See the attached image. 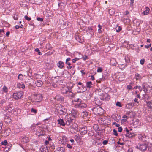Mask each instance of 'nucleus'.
<instances>
[{
  "instance_id": "obj_1",
  "label": "nucleus",
  "mask_w": 152,
  "mask_h": 152,
  "mask_svg": "<svg viewBox=\"0 0 152 152\" xmlns=\"http://www.w3.org/2000/svg\"><path fill=\"white\" fill-rule=\"evenodd\" d=\"M61 93L64 94V96H67L70 98H73L75 95V94L73 93L70 89L66 86L61 88Z\"/></svg>"
},
{
  "instance_id": "obj_2",
  "label": "nucleus",
  "mask_w": 152,
  "mask_h": 152,
  "mask_svg": "<svg viewBox=\"0 0 152 152\" xmlns=\"http://www.w3.org/2000/svg\"><path fill=\"white\" fill-rule=\"evenodd\" d=\"M92 110L93 113L96 115H101L104 113V110L99 106L94 107Z\"/></svg>"
},
{
  "instance_id": "obj_3",
  "label": "nucleus",
  "mask_w": 152,
  "mask_h": 152,
  "mask_svg": "<svg viewBox=\"0 0 152 152\" xmlns=\"http://www.w3.org/2000/svg\"><path fill=\"white\" fill-rule=\"evenodd\" d=\"M33 97L34 100V101L36 102H40L42 101V94L35 93L33 94Z\"/></svg>"
},
{
  "instance_id": "obj_4",
  "label": "nucleus",
  "mask_w": 152,
  "mask_h": 152,
  "mask_svg": "<svg viewBox=\"0 0 152 152\" xmlns=\"http://www.w3.org/2000/svg\"><path fill=\"white\" fill-rule=\"evenodd\" d=\"M23 94L22 91H20L14 93L13 94V97L16 100L20 99Z\"/></svg>"
},
{
  "instance_id": "obj_5",
  "label": "nucleus",
  "mask_w": 152,
  "mask_h": 152,
  "mask_svg": "<svg viewBox=\"0 0 152 152\" xmlns=\"http://www.w3.org/2000/svg\"><path fill=\"white\" fill-rule=\"evenodd\" d=\"M108 118L106 116H104L101 118H99L98 120L99 122L101 124L103 125H106L108 123Z\"/></svg>"
},
{
  "instance_id": "obj_6",
  "label": "nucleus",
  "mask_w": 152,
  "mask_h": 152,
  "mask_svg": "<svg viewBox=\"0 0 152 152\" xmlns=\"http://www.w3.org/2000/svg\"><path fill=\"white\" fill-rule=\"evenodd\" d=\"M137 148L141 151L146 150L147 148V144L145 143L139 144L137 146Z\"/></svg>"
},
{
  "instance_id": "obj_7",
  "label": "nucleus",
  "mask_w": 152,
  "mask_h": 152,
  "mask_svg": "<svg viewBox=\"0 0 152 152\" xmlns=\"http://www.w3.org/2000/svg\"><path fill=\"white\" fill-rule=\"evenodd\" d=\"M58 112L60 115H65L66 114V110L63 106H61V108L57 109Z\"/></svg>"
},
{
  "instance_id": "obj_8",
  "label": "nucleus",
  "mask_w": 152,
  "mask_h": 152,
  "mask_svg": "<svg viewBox=\"0 0 152 152\" xmlns=\"http://www.w3.org/2000/svg\"><path fill=\"white\" fill-rule=\"evenodd\" d=\"M69 113V115L75 118H76L78 116L79 113L75 109H72Z\"/></svg>"
},
{
  "instance_id": "obj_9",
  "label": "nucleus",
  "mask_w": 152,
  "mask_h": 152,
  "mask_svg": "<svg viewBox=\"0 0 152 152\" xmlns=\"http://www.w3.org/2000/svg\"><path fill=\"white\" fill-rule=\"evenodd\" d=\"M138 139L140 140L143 141H146L148 138L144 134H139L138 135Z\"/></svg>"
},
{
  "instance_id": "obj_10",
  "label": "nucleus",
  "mask_w": 152,
  "mask_h": 152,
  "mask_svg": "<svg viewBox=\"0 0 152 152\" xmlns=\"http://www.w3.org/2000/svg\"><path fill=\"white\" fill-rule=\"evenodd\" d=\"M87 106V104L85 103H78L75 105V107L80 109H82L86 108Z\"/></svg>"
},
{
  "instance_id": "obj_11",
  "label": "nucleus",
  "mask_w": 152,
  "mask_h": 152,
  "mask_svg": "<svg viewBox=\"0 0 152 152\" xmlns=\"http://www.w3.org/2000/svg\"><path fill=\"white\" fill-rule=\"evenodd\" d=\"M124 131H126V136L129 138H131L134 136V134L133 133L129 132V130L127 128H125L124 130Z\"/></svg>"
},
{
  "instance_id": "obj_12",
  "label": "nucleus",
  "mask_w": 152,
  "mask_h": 152,
  "mask_svg": "<svg viewBox=\"0 0 152 152\" xmlns=\"http://www.w3.org/2000/svg\"><path fill=\"white\" fill-rule=\"evenodd\" d=\"M75 38L76 40L80 43H82L84 41V38L83 37H80L78 35V34H76L75 35Z\"/></svg>"
},
{
  "instance_id": "obj_13",
  "label": "nucleus",
  "mask_w": 152,
  "mask_h": 152,
  "mask_svg": "<svg viewBox=\"0 0 152 152\" xmlns=\"http://www.w3.org/2000/svg\"><path fill=\"white\" fill-rule=\"evenodd\" d=\"M80 132L82 135H85L87 133V128L85 126L81 128L80 129Z\"/></svg>"
},
{
  "instance_id": "obj_14",
  "label": "nucleus",
  "mask_w": 152,
  "mask_h": 152,
  "mask_svg": "<svg viewBox=\"0 0 152 152\" xmlns=\"http://www.w3.org/2000/svg\"><path fill=\"white\" fill-rule=\"evenodd\" d=\"M65 121H66L65 124L67 125H69L73 122V119L70 117L67 118H65Z\"/></svg>"
},
{
  "instance_id": "obj_15",
  "label": "nucleus",
  "mask_w": 152,
  "mask_h": 152,
  "mask_svg": "<svg viewBox=\"0 0 152 152\" xmlns=\"http://www.w3.org/2000/svg\"><path fill=\"white\" fill-rule=\"evenodd\" d=\"M110 99V96L107 93L104 94L101 98L102 100L106 101H109Z\"/></svg>"
},
{
  "instance_id": "obj_16",
  "label": "nucleus",
  "mask_w": 152,
  "mask_h": 152,
  "mask_svg": "<svg viewBox=\"0 0 152 152\" xmlns=\"http://www.w3.org/2000/svg\"><path fill=\"white\" fill-rule=\"evenodd\" d=\"M4 120L7 123H10L11 121V119L10 117V115L7 114L5 115L4 117Z\"/></svg>"
},
{
  "instance_id": "obj_17",
  "label": "nucleus",
  "mask_w": 152,
  "mask_h": 152,
  "mask_svg": "<svg viewBox=\"0 0 152 152\" xmlns=\"http://www.w3.org/2000/svg\"><path fill=\"white\" fill-rule=\"evenodd\" d=\"M35 84L36 86L40 87L43 84V82L41 80H37L35 81Z\"/></svg>"
},
{
  "instance_id": "obj_18",
  "label": "nucleus",
  "mask_w": 152,
  "mask_h": 152,
  "mask_svg": "<svg viewBox=\"0 0 152 152\" xmlns=\"http://www.w3.org/2000/svg\"><path fill=\"white\" fill-rule=\"evenodd\" d=\"M21 141L23 143H26L29 141V139L28 137L24 136L21 137Z\"/></svg>"
},
{
  "instance_id": "obj_19",
  "label": "nucleus",
  "mask_w": 152,
  "mask_h": 152,
  "mask_svg": "<svg viewBox=\"0 0 152 152\" xmlns=\"http://www.w3.org/2000/svg\"><path fill=\"white\" fill-rule=\"evenodd\" d=\"M41 149L42 152H49V150L45 145L42 146L41 147Z\"/></svg>"
},
{
  "instance_id": "obj_20",
  "label": "nucleus",
  "mask_w": 152,
  "mask_h": 152,
  "mask_svg": "<svg viewBox=\"0 0 152 152\" xmlns=\"http://www.w3.org/2000/svg\"><path fill=\"white\" fill-rule=\"evenodd\" d=\"M54 152H65V149L63 147H59L57 148Z\"/></svg>"
},
{
  "instance_id": "obj_21",
  "label": "nucleus",
  "mask_w": 152,
  "mask_h": 152,
  "mask_svg": "<svg viewBox=\"0 0 152 152\" xmlns=\"http://www.w3.org/2000/svg\"><path fill=\"white\" fill-rule=\"evenodd\" d=\"M142 87L143 88V91L145 92L147 91V89L150 88L149 86L145 83L142 84Z\"/></svg>"
},
{
  "instance_id": "obj_22",
  "label": "nucleus",
  "mask_w": 152,
  "mask_h": 152,
  "mask_svg": "<svg viewBox=\"0 0 152 152\" xmlns=\"http://www.w3.org/2000/svg\"><path fill=\"white\" fill-rule=\"evenodd\" d=\"M57 65L60 69H62L64 66V63L63 62L60 61L57 64Z\"/></svg>"
},
{
  "instance_id": "obj_23",
  "label": "nucleus",
  "mask_w": 152,
  "mask_h": 152,
  "mask_svg": "<svg viewBox=\"0 0 152 152\" xmlns=\"http://www.w3.org/2000/svg\"><path fill=\"white\" fill-rule=\"evenodd\" d=\"M88 114L89 113L87 112L85 110L83 111L82 113L81 116L83 118H85L86 117H87Z\"/></svg>"
},
{
  "instance_id": "obj_24",
  "label": "nucleus",
  "mask_w": 152,
  "mask_h": 152,
  "mask_svg": "<svg viewBox=\"0 0 152 152\" xmlns=\"http://www.w3.org/2000/svg\"><path fill=\"white\" fill-rule=\"evenodd\" d=\"M58 123L60 125L64 126L65 125V123L64 122L63 119H60L57 120Z\"/></svg>"
},
{
  "instance_id": "obj_25",
  "label": "nucleus",
  "mask_w": 152,
  "mask_h": 152,
  "mask_svg": "<svg viewBox=\"0 0 152 152\" xmlns=\"http://www.w3.org/2000/svg\"><path fill=\"white\" fill-rule=\"evenodd\" d=\"M134 78L137 81L142 79V77L139 73H137L135 74Z\"/></svg>"
},
{
  "instance_id": "obj_26",
  "label": "nucleus",
  "mask_w": 152,
  "mask_h": 152,
  "mask_svg": "<svg viewBox=\"0 0 152 152\" xmlns=\"http://www.w3.org/2000/svg\"><path fill=\"white\" fill-rule=\"evenodd\" d=\"M56 98L57 100L60 102H61L64 101L63 97L60 95H57L56 97Z\"/></svg>"
},
{
  "instance_id": "obj_27",
  "label": "nucleus",
  "mask_w": 152,
  "mask_h": 152,
  "mask_svg": "<svg viewBox=\"0 0 152 152\" xmlns=\"http://www.w3.org/2000/svg\"><path fill=\"white\" fill-rule=\"evenodd\" d=\"M17 87L19 88L24 89L25 88V86L23 83H18L17 85Z\"/></svg>"
},
{
  "instance_id": "obj_28",
  "label": "nucleus",
  "mask_w": 152,
  "mask_h": 152,
  "mask_svg": "<svg viewBox=\"0 0 152 152\" xmlns=\"http://www.w3.org/2000/svg\"><path fill=\"white\" fill-rule=\"evenodd\" d=\"M4 136L7 137L10 134V130L9 129H5L4 131Z\"/></svg>"
},
{
  "instance_id": "obj_29",
  "label": "nucleus",
  "mask_w": 152,
  "mask_h": 152,
  "mask_svg": "<svg viewBox=\"0 0 152 152\" xmlns=\"http://www.w3.org/2000/svg\"><path fill=\"white\" fill-rule=\"evenodd\" d=\"M149 8L147 7L145 8V10L142 12V14L144 15H147L149 14Z\"/></svg>"
},
{
  "instance_id": "obj_30",
  "label": "nucleus",
  "mask_w": 152,
  "mask_h": 152,
  "mask_svg": "<svg viewBox=\"0 0 152 152\" xmlns=\"http://www.w3.org/2000/svg\"><path fill=\"white\" fill-rule=\"evenodd\" d=\"M123 119L121 120V123H123L127 121V119L128 118V117L126 115H124L122 116Z\"/></svg>"
},
{
  "instance_id": "obj_31",
  "label": "nucleus",
  "mask_w": 152,
  "mask_h": 152,
  "mask_svg": "<svg viewBox=\"0 0 152 152\" xmlns=\"http://www.w3.org/2000/svg\"><path fill=\"white\" fill-rule=\"evenodd\" d=\"M134 105L133 103H130L126 104V107L128 109H131Z\"/></svg>"
},
{
  "instance_id": "obj_32",
  "label": "nucleus",
  "mask_w": 152,
  "mask_h": 152,
  "mask_svg": "<svg viewBox=\"0 0 152 152\" xmlns=\"http://www.w3.org/2000/svg\"><path fill=\"white\" fill-rule=\"evenodd\" d=\"M110 63V64L112 65V66H116V64L117 62L115 61L114 59H113L111 60Z\"/></svg>"
},
{
  "instance_id": "obj_33",
  "label": "nucleus",
  "mask_w": 152,
  "mask_h": 152,
  "mask_svg": "<svg viewBox=\"0 0 152 152\" xmlns=\"http://www.w3.org/2000/svg\"><path fill=\"white\" fill-rule=\"evenodd\" d=\"M115 11L114 9H110L109 10V13L110 15L112 16L115 13Z\"/></svg>"
},
{
  "instance_id": "obj_34",
  "label": "nucleus",
  "mask_w": 152,
  "mask_h": 152,
  "mask_svg": "<svg viewBox=\"0 0 152 152\" xmlns=\"http://www.w3.org/2000/svg\"><path fill=\"white\" fill-rule=\"evenodd\" d=\"M65 64L68 65V66L66 67V68L68 69H70L72 68V66H71V64L69 62H65Z\"/></svg>"
},
{
  "instance_id": "obj_35",
  "label": "nucleus",
  "mask_w": 152,
  "mask_h": 152,
  "mask_svg": "<svg viewBox=\"0 0 152 152\" xmlns=\"http://www.w3.org/2000/svg\"><path fill=\"white\" fill-rule=\"evenodd\" d=\"M96 104L98 105V106L101 105L102 104L101 101L99 100V99H96L95 100Z\"/></svg>"
},
{
  "instance_id": "obj_36",
  "label": "nucleus",
  "mask_w": 152,
  "mask_h": 152,
  "mask_svg": "<svg viewBox=\"0 0 152 152\" xmlns=\"http://www.w3.org/2000/svg\"><path fill=\"white\" fill-rule=\"evenodd\" d=\"M137 88L138 89V90H137L135 91V93L136 94H137L139 92H141L142 90V88L140 86H138Z\"/></svg>"
},
{
  "instance_id": "obj_37",
  "label": "nucleus",
  "mask_w": 152,
  "mask_h": 152,
  "mask_svg": "<svg viewBox=\"0 0 152 152\" xmlns=\"http://www.w3.org/2000/svg\"><path fill=\"white\" fill-rule=\"evenodd\" d=\"M2 90L4 92L7 93L8 92V88L5 86H4L2 88Z\"/></svg>"
},
{
  "instance_id": "obj_38",
  "label": "nucleus",
  "mask_w": 152,
  "mask_h": 152,
  "mask_svg": "<svg viewBox=\"0 0 152 152\" xmlns=\"http://www.w3.org/2000/svg\"><path fill=\"white\" fill-rule=\"evenodd\" d=\"M147 106L151 109H152V100L148 102L147 103Z\"/></svg>"
},
{
  "instance_id": "obj_39",
  "label": "nucleus",
  "mask_w": 152,
  "mask_h": 152,
  "mask_svg": "<svg viewBox=\"0 0 152 152\" xmlns=\"http://www.w3.org/2000/svg\"><path fill=\"white\" fill-rule=\"evenodd\" d=\"M91 82L90 81L86 83V86L88 88H90L91 87Z\"/></svg>"
},
{
  "instance_id": "obj_40",
  "label": "nucleus",
  "mask_w": 152,
  "mask_h": 152,
  "mask_svg": "<svg viewBox=\"0 0 152 152\" xmlns=\"http://www.w3.org/2000/svg\"><path fill=\"white\" fill-rule=\"evenodd\" d=\"M142 98L143 99H144L145 100L148 99L149 98V96L147 94H145L143 95V96Z\"/></svg>"
},
{
  "instance_id": "obj_41",
  "label": "nucleus",
  "mask_w": 152,
  "mask_h": 152,
  "mask_svg": "<svg viewBox=\"0 0 152 152\" xmlns=\"http://www.w3.org/2000/svg\"><path fill=\"white\" fill-rule=\"evenodd\" d=\"M18 79H19V80H22L23 79V75L21 74H20L18 76Z\"/></svg>"
},
{
  "instance_id": "obj_42",
  "label": "nucleus",
  "mask_w": 152,
  "mask_h": 152,
  "mask_svg": "<svg viewBox=\"0 0 152 152\" xmlns=\"http://www.w3.org/2000/svg\"><path fill=\"white\" fill-rule=\"evenodd\" d=\"M35 51L36 52H38V54L39 55H41L42 54V53L40 51L39 49L38 48H36L35 50Z\"/></svg>"
},
{
  "instance_id": "obj_43",
  "label": "nucleus",
  "mask_w": 152,
  "mask_h": 152,
  "mask_svg": "<svg viewBox=\"0 0 152 152\" xmlns=\"http://www.w3.org/2000/svg\"><path fill=\"white\" fill-rule=\"evenodd\" d=\"M130 21V20L128 18H124L123 19V21L124 23L129 22Z\"/></svg>"
},
{
  "instance_id": "obj_44",
  "label": "nucleus",
  "mask_w": 152,
  "mask_h": 152,
  "mask_svg": "<svg viewBox=\"0 0 152 152\" xmlns=\"http://www.w3.org/2000/svg\"><path fill=\"white\" fill-rule=\"evenodd\" d=\"M88 31H89V32H90V33L91 32V35H92V34H93V31H92V28H91V27H88Z\"/></svg>"
},
{
  "instance_id": "obj_45",
  "label": "nucleus",
  "mask_w": 152,
  "mask_h": 152,
  "mask_svg": "<svg viewBox=\"0 0 152 152\" xmlns=\"http://www.w3.org/2000/svg\"><path fill=\"white\" fill-rule=\"evenodd\" d=\"M8 144V142L6 140H5L4 141H2L1 142V144L2 145H7Z\"/></svg>"
},
{
  "instance_id": "obj_46",
  "label": "nucleus",
  "mask_w": 152,
  "mask_h": 152,
  "mask_svg": "<svg viewBox=\"0 0 152 152\" xmlns=\"http://www.w3.org/2000/svg\"><path fill=\"white\" fill-rule=\"evenodd\" d=\"M37 110L32 108L31 109V112L32 113H34L36 114L37 113Z\"/></svg>"
},
{
  "instance_id": "obj_47",
  "label": "nucleus",
  "mask_w": 152,
  "mask_h": 152,
  "mask_svg": "<svg viewBox=\"0 0 152 152\" xmlns=\"http://www.w3.org/2000/svg\"><path fill=\"white\" fill-rule=\"evenodd\" d=\"M148 150H149V151H151V149H152V148H151V146L152 145V144H151V143H148Z\"/></svg>"
},
{
  "instance_id": "obj_48",
  "label": "nucleus",
  "mask_w": 152,
  "mask_h": 152,
  "mask_svg": "<svg viewBox=\"0 0 152 152\" xmlns=\"http://www.w3.org/2000/svg\"><path fill=\"white\" fill-rule=\"evenodd\" d=\"M63 4H64V3H63L61 2V3L58 4V5L59 7L61 8H64V6H63Z\"/></svg>"
},
{
  "instance_id": "obj_49",
  "label": "nucleus",
  "mask_w": 152,
  "mask_h": 152,
  "mask_svg": "<svg viewBox=\"0 0 152 152\" xmlns=\"http://www.w3.org/2000/svg\"><path fill=\"white\" fill-rule=\"evenodd\" d=\"M25 19L28 21H30L31 20V18L30 17H29L27 15H25L24 16Z\"/></svg>"
},
{
  "instance_id": "obj_50",
  "label": "nucleus",
  "mask_w": 152,
  "mask_h": 152,
  "mask_svg": "<svg viewBox=\"0 0 152 152\" xmlns=\"http://www.w3.org/2000/svg\"><path fill=\"white\" fill-rule=\"evenodd\" d=\"M79 59V58H76L72 60V62L73 63H75Z\"/></svg>"
},
{
  "instance_id": "obj_51",
  "label": "nucleus",
  "mask_w": 152,
  "mask_h": 152,
  "mask_svg": "<svg viewBox=\"0 0 152 152\" xmlns=\"http://www.w3.org/2000/svg\"><path fill=\"white\" fill-rule=\"evenodd\" d=\"M116 29V32H118L121 31L122 28L120 26H118Z\"/></svg>"
},
{
  "instance_id": "obj_52",
  "label": "nucleus",
  "mask_w": 152,
  "mask_h": 152,
  "mask_svg": "<svg viewBox=\"0 0 152 152\" xmlns=\"http://www.w3.org/2000/svg\"><path fill=\"white\" fill-rule=\"evenodd\" d=\"M72 145V144H70V143H67V148L71 149L72 148V145Z\"/></svg>"
},
{
  "instance_id": "obj_53",
  "label": "nucleus",
  "mask_w": 152,
  "mask_h": 152,
  "mask_svg": "<svg viewBox=\"0 0 152 152\" xmlns=\"http://www.w3.org/2000/svg\"><path fill=\"white\" fill-rule=\"evenodd\" d=\"M102 70V69L101 67H98L97 72H101Z\"/></svg>"
},
{
  "instance_id": "obj_54",
  "label": "nucleus",
  "mask_w": 152,
  "mask_h": 152,
  "mask_svg": "<svg viewBox=\"0 0 152 152\" xmlns=\"http://www.w3.org/2000/svg\"><path fill=\"white\" fill-rule=\"evenodd\" d=\"M113 134L115 136L118 135V134L117 133V132L116 130L115 129H113Z\"/></svg>"
},
{
  "instance_id": "obj_55",
  "label": "nucleus",
  "mask_w": 152,
  "mask_h": 152,
  "mask_svg": "<svg viewBox=\"0 0 152 152\" xmlns=\"http://www.w3.org/2000/svg\"><path fill=\"white\" fill-rule=\"evenodd\" d=\"M145 61V60L144 59H141L140 61V64L142 65H143Z\"/></svg>"
},
{
  "instance_id": "obj_56",
  "label": "nucleus",
  "mask_w": 152,
  "mask_h": 152,
  "mask_svg": "<svg viewBox=\"0 0 152 152\" xmlns=\"http://www.w3.org/2000/svg\"><path fill=\"white\" fill-rule=\"evenodd\" d=\"M116 105L117 106H118L120 107L122 106V105L121 103L119 102H117L116 103Z\"/></svg>"
},
{
  "instance_id": "obj_57",
  "label": "nucleus",
  "mask_w": 152,
  "mask_h": 152,
  "mask_svg": "<svg viewBox=\"0 0 152 152\" xmlns=\"http://www.w3.org/2000/svg\"><path fill=\"white\" fill-rule=\"evenodd\" d=\"M127 89L132 90V87L130 85H128L127 86Z\"/></svg>"
},
{
  "instance_id": "obj_58",
  "label": "nucleus",
  "mask_w": 152,
  "mask_h": 152,
  "mask_svg": "<svg viewBox=\"0 0 152 152\" xmlns=\"http://www.w3.org/2000/svg\"><path fill=\"white\" fill-rule=\"evenodd\" d=\"M37 19L38 21H40L41 22L43 21V18H40V17L37 18Z\"/></svg>"
},
{
  "instance_id": "obj_59",
  "label": "nucleus",
  "mask_w": 152,
  "mask_h": 152,
  "mask_svg": "<svg viewBox=\"0 0 152 152\" xmlns=\"http://www.w3.org/2000/svg\"><path fill=\"white\" fill-rule=\"evenodd\" d=\"M82 58L84 60H86L88 59V57L86 55H85Z\"/></svg>"
},
{
  "instance_id": "obj_60",
  "label": "nucleus",
  "mask_w": 152,
  "mask_h": 152,
  "mask_svg": "<svg viewBox=\"0 0 152 152\" xmlns=\"http://www.w3.org/2000/svg\"><path fill=\"white\" fill-rule=\"evenodd\" d=\"M151 44H149V45H145V48H149L150 47H151Z\"/></svg>"
},
{
  "instance_id": "obj_61",
  "label": "nucleus",
  "mask_w": 152,
  "mask_h": 152,
  "mask_svg": "<svg viewBox=\"0 0 152 152\" xmlns=\"http://www.w3.org/2000/svg\"><path fill=\"white\" fill-rule=\"evenodd\" d=\"M108 143V141L107 140H104L102 142V143L104 145H106Z\"/></svg>"
},
{
  "instance_id": "obj_62",
  "label": "nucleus",
  "mask_w": 152,
  "mask_h": 152,
  "mask_svg": "<svg viewBox=\"0 0 152 152\" xmlns=\"http://www.w3.org/2000/svg\"><path fill=\"white\" fill-rule=\"evenodd\" d=\"M125 61H126L127 62V63H129V58L128 57H126L125 58Z\"/></svg>"
},
{
  "instance_id": "obj_63",
  "label": "nucleus",
  "mask_w": 152,
  "mask_h": 152,
  "mask_svg": "<svg viewBox=\"0 0 152 152\" xmlns=\"http://www.w3.org/2000/svg\"><path fill=\"white\" fill-rule=\"evenodd\" d=\"M118 132H121L122 130V128L121 127H118Z\"/></svg>"
},
{
  "instance_id": "obj_64",
  "label": "nucleus",
  "mask_w": 152,
  "mask_h": 152,
  "mask_svg": "<svg viewBox=\"0 0 152 152\" xmlns=\"http://www.w3.org/2000/svg\"><path fill=\"white\" fill-rule=\"evenodd\" d=\"M80 138L79 137L77 136H75V139L76 140H80Z\"/></svg>"
}]
</instances>
